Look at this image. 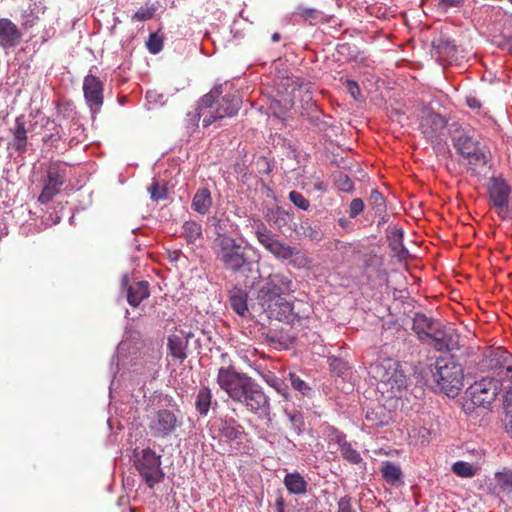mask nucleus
Segmentation results:
<instances>
[{"label":"nucleus","instance_id":"0eeeda50","mask_svg":"<svg viewBox=\"0 0 512 512\" xmlns=\"http://www.w3.org/2000/svg\"><path fill=\"white\" fill-rule=\"evenodd\" d=\"M66 177V163L60 160L51 161L42 179V190L38 196V202L48 204L55 196L60 194L66 182Z\"/></svg>","mask_w":512,"mask_h":512},{"label":"nucleus","instance_id":"2eb2a0df","mask_svg":"<svg viewBox=\"0 0 512 512\" xmlns=\"http://www.w3.org/2000/svg\"><path fill=\"white\" fill-rule=\"evenodd\" d=\"M104 82L93 74H87L83 80V95L90 111L95 114L104 103Z\"/></svg>","mask_w":512,"mask_h":512},{"label":"nucleus","instance_id":"338daca9","mask_svg":"<svg viewBox=\"0 0 512 512\" xmlns=\"http://www.w3.org/2000/svg\"><path fill=\"white\" fill-rule=\"evenodd\" d=\"M294 338L288 337L285 339L284 344L287 346L288 344L292 343Z\"/></svg>","mask_w":512,"mask_h":512},{"label":"nucleus","instance_id":"c85d7f7f","mask_svg":"<svg viewBox=\"0 0 512 512\" xmlns=\"http://www.w3.org/2000/svg\"><path fill=\"white\" fill-rule=\"evenodd\" d=\"M369 210L375 215H382L387 210V201L383 194L377 189L372 188L367 198Z\"/></svg>","mask_w":512,"mask_h":512},{"label":"nucleus","instance_id":"09e8293b","mask_svg":"<svg viewBox=\"0 0 512 512\" xmlns=\"http://www.w3.org/2000/svg\"><path fill=\"white\" fill-rule=\"evenodd\" d=\"M330 360V369L332 372L336 373L338 376L343 375L348 370V365L342 359L337 357H332Z\"/></svg>","mask_w":512,"mask_h":512},{"label":"nucleus","instance_id":"f257e3e1","mask_svg":"<svg viewBox=\"0 0 512 512\" xmlns=\"http://www.w3.org/2000/svg\"><path fill=\"white\" fill-rule=\"evenodd\" d=\"M255 300L270 318L296 325L307 317L306 303L300 300L290 302L286 297L295 292V284L284 273H272L254 286Z\"/></svg>","mask_w":512,"mask_h":512},{"label":"nucleus","instance_id":"b1692460","mask_svg":"<svg viewBox=\"0 0 512 512\" xmlns=\"http://www.w3.org/2000/svg\"><path fill=\"white\" fill-rule=\"evenodd\" d=\"M150 295L149 282L138 281L130 284L127 288V301L131 306L137 307Z\"/></svg>","mask_w":512,"mask_h":512},{"label":"nucleus","instance_id":"412c9836","mask_svg":"<svg viewBox=\"0 0 512 512\" xmlns=\"http://www.w3.org/2000/svg\"><path fill=\"white\" fill-rule=\"evenodd\" d=\"M22 34L18 27L9 19H0V45L14 47L21 40Z\"/></svg>","mask_w":512,"mask_h":512},{"label":"nucleus","instance_id":"0e129e2a","mask_svg":"<svg viewBox=\"0 0 512 512\" xmlns=\"http://www.w3.org/2000/svg\"><path fill=\"white\" fill-rule=\"evenodd\" d=\"M346 86L349 91H352V80H346Z\"/></svg>","mask_w":512,"mask_h":512},{"label":"nucleus","instance_id":"f03ea898","mask_svg":"<svg viewBox=\"0 0 512 512\" xmlns=\"http://www.w3.org/2000/svg\"><path fill=\"white\" fill-rule=\"evenodd\" d=\"M216 381L233 402L242 404L254 414H269L270 402L268 396L264 393L262 387L246 373L236 371L232 365L220 367Z\"/></svg>","mask_w":512,"mask_h":512},{"label":"nucleus","instance_id":"3c124183","mask_svg":"<svg viewBox=\"0 0 512 512\" xmlns=\"http://www.w3.org/2000/svg\"><path fill=\"white\" fill-rule=\"evenodd\" d=\"M354 62L363 63L366 67H370L372 61L369 59L366 50L357 48V51H354Z\"/></svg>","mask_w":512,"mask_h":512},{"label":"nucleus","instance_id":"13d9d810","mask_svg":"<svg viewBox=\"0 0 512 512\" xmlns=\"http://www.w3.org/2000/svg\"><path fill=\"white\" fill-rule=\"evenodd\" d=\"M377 217L379 218L378 224H377L378 227H381L382 225L387 223L388 220H389V216L387 214V210L382 215H375V218H377Z\"/></svg>","mask_w":512,"mask_h":512},{"label":"nucleus","instance_id":"aec40b11","mask_svg":"<svg viewBox=\"0 0 512 512\" xmlns=\"http://www.w3.org/2000/svg\"><path fill=\"white\" fill-rule=\"evenodd\" d=\"M391 419V411L376 403L368 408L365 413V426L369 429L383 427L388 425Z\"/></svg>","mask_w":512,"mask_h":512},{"label":"nucleus","instance_id":"69168bd1","mask_svg":"<svg viewBox=\"0 0 512 512\" xmlns=\"http://www.w3.org/2000/svg\"><path fill=\"white\" fill-rule=\"evenodd\" d=\"M339 224L342 226V227H346L348 225V221L347 220H344V219H340L339 220Z\"/></svg>","mask_w":512,"mask_h":512},{"label":"nucleus","instance_id":"603ef678","mask_svg":"<svg viewBox=\"0 0 512 512\" xmlns=\"http://www.w3.org/2000/svg\"><path fill=\"white\" fill-rule=\"evenodd\" d=\"M465 102L469 108L472 110H480L482 108V103L478 97L475 95L469 94L465 97Z\"/></svg>","mask_w":512,"mask_h":512},{"label":"nucleus","instance_id":"79ce46f5","mask_svg":"<svg viewBox=\"0 0 512 512\" xmlns=\"http://www.w3.org/2000/svg\"><path fill=\"white\" fill-rule=\"evenodd\" d=\"M497 486L502 491L512 492V471L504 470L495 474Z\"/></svg>","mask_w":512,"mask_h":512},{"label":"nucleus","instance_id":"052dcab7","mask_svg":"<svg viewBox=\"0 0 512 512\" xmlns=\"http://www.w3.org/2000/svg\"><path fill=\"white\" fill-rule=\"evenodd\" d=\"M280 40V34L279 33H274L272 35V41L273 42H278Z\"/></svg>","mask_w":512,"mask_h":512},{"label":"nucleus","instance_id":"bb28decb","mask_svg":"<svg viewBox=\"0 0 512 512\" xmlns=\"http://www.w3.org/2000/svg\"><path fill=\"white\" fill-rule=\"evenodd\" d=\"M212 203V196L209 189L200 188L194 194L191 207L197 213L205 215L209 212Z\"/></svg>","mask_w":512,"mask_h":512},{"label":"nucleus","instance_id":"393cba45","mask_svg":"<svg viewBox=\"0 0 512 512\" xmlns=\"http://www.w3.org/2000/svg\"><path fill=\"white\" fill-rule=\"evenodd\" d=\"M247 300L248 294L245 290L234 287L229 291L230 306L240 316H245L249 312Z\"/></svg>","mask_w":512,"mask_h":512},{"label":"nucleus","instance_id":"39448f33","mask_svg":"<svg viewBox=\"0 0 512 512\" xmlns=\"http://www.w3.org/2000/svg\"><path fill=\"white\" fill-rule=\"evenodd\" d=\"M431 373L436 387L448 397H455L463 387V369L453 357L437 358Z\"/></svg>","mask_w":512,"mask_h":512},{"label":"nucleus","instance_id":"a19ab883","mask_svg":"<svg viewBox=\"0 0 512 512\" xmlns=\"http://www.w3.org/2000/svg\"><path fill=\"white\" fill-rule=\"evenodd\" d=\"M452 471L460 477L470 478L475 475L476 468L468 462L457 461L453 464Z\"/></svg>","mask_w":512,"mask_h":512},{"label":"nucleus","instance_id":"423d86ee","mask_svg":"<svg viewBox=\"0 0 512 512\" xmlns=\"http://www.w3.org/2000/svg\"><path fill=\"white\" fill-rule=\"evenodd\" d=\"M452 143L457 153L467 160L469 170L478 173L488 163V150L470 131H457L452 137Z\"/></svg>","mask_w":512,"mask_h":512},{"label":"nucleus","instance_id":"9b49d317","mask_svg":"<svg viewBox=\"0 0 512 512\" xmlns=\"http://www.w3.org/2000/svg\"><path fill=\"white\" fill-rule=\"evenodd\" d=\"M501 381L495 378H482L473 383L467 390L466 395L472 404L478 407L491 405L501 391Z\"/></svg>","mask_w":512,"mask_h":512},{"label":"nucleus","instance_id":"680f3d73","mask_svg":"<svg viewBox=\"0 0 512 512\" xmlns=\"http://www.w3.org/2000/svg\"><path fill=\"white\" fill-rule=\"evenodd\" d=\"M360 460H361L360 455L356 451H354V464L358 463Z\"/></svg>","mask_w":512,"mask_h":512},{"label":"nucleus","instance_id":"a211bd4d","mask_svg":"<svg viewBox=\"0 0 512 512\" xmlns=\"http://www.w3.org/2000/svg\"><path fill=\"white\" fill-rule=\"evenodd\" d=\"M431 55L440 62L450 61L456 54V45L453 40L439 35L432 40Z\"/></svg>","mask_w":512,"mask_h":512},{"label":"nucleus","instance_id":"49530a36","mask_svg":"<svg viewBox=\"0 0 512 512\" xmlns=\"http://www.w3.org/2000/svg\"><path fill=\"white\" fill-rule=\"evenodd\" d=\"M289 380L291 382V386L295 390H297L300 393H302L303 395H305L310 390V387L308 386V384L304 380H302L300 378V376L297 375L296 373L290 372L289 373Z\"/></svg>","mask_w":512,"mask_h":512},{"label":"nucleus","instance_id":"bf43d9fd","mask_svg":"<svg viewBox=\"0 0 512 512\" xmlns=\"http://www.w3.org/2000/svg\"><path fill=\"white\" fill-rule=\"evenodd\" d=\"M38 17L33 16L31 19H28L22 23L23 27L30 28L33 27L36 24Z\"/></svg>","mask_w":512,"mask_h":512},{"label":"nucleus","instance_id":"37998d69","mask_svg":"<svg viewBox=\"0 0 512 512\" xmlns=\"http://www.w3.org/2000/svg\"><path fill=\"white\" fill-rule=\"evenodd\" d=\"M263 379L268 385L273 387L284 398H288L287 386L274 374L268 373L266 375H263Z\"/></svg>","mask_w":512,"mask_h":512},{"label":"nucleus","instance_id":"dca6fc26","mask_svg":"<svg viewBox=\"0 0 512 512\" xmlns=\"http://www.w3.org/2000/svg\"><path fill=\"white\" fill-rule=\"evenodd\" d=\"M386 280V273L381 268L380 258L377 255H367L363 262V271L359 282L374 288L383 285Z\"/></svg>","mask_w":512,"mask_h":512},{"label":"nucleus","instance_id":"f8f14e48","mask_svg":"<svg viewBox=\"0 0 512 512\" xmlns=\"http://www.w3.org/2000/svg\"><path fill=\"white\" fill-rule=\"evenodd\" d=\"M180 425L177 415L169 409H159L148 416V429L152 437L165 439Z\"/></svg>","mask_w":512,"mask_h":512},{"label":"nucleus","instance_id":"7ed1b4c3","mask_svg":"<svg viewBox=\"0 0 512 512\" xmlns=\"http://www.w3.org/2000/svg\"><path fill=\"white\" fill-rule=\"evenodd\" d=\"M215 260L231 273H239L251 264L250 247L228 234H219L212 246Z\"/></svg>","mask_w":512,"mask_h":512},{"label":"nucleus","instance_id":"473e14b6","mask_svg":"<svg viewBox=\"0 0 512 512\" xmlns=\"http://www.w3.org/2000/svg\"><path fill=\"white\" fill-rule=\"evenodd\" d=\"M368 166H359L357 169L354 168V190H357L360 195L367 194V187L370 185V178L366 171Z\"/></svg>","mask_w":512,"mask_h":512},{"label":"nucleus","instance_id":"ddd939ff","mask_svg":"<svg viewBox=\"0 0 512 512\" xmlns=\"http://www.w3.org/2000/svg\"><path fill=\"white\" fill-rule=\"evenodd\" d=\"M255 234L259 243L276 259L281 261L289 259L293 247L279 240L263 223L257 226Z\"/></svg>","mask_w":512,"mask_h":512},{"label":"nucleus","instance_id":"8fccbe9b","mask_svg":"<svg viewBox=\"0 0 512 512\" xmlns=\"http://www.w3.org/2000/svg\"><path fill=\"white\" fill-rule=\"evenodd\" d=\"M150 196L153 200L159 201L167 197L166 189L160 187L157 181H154L149 188Z\"/></svg>","mask_w":512,"mask_h":512},{"label":"nucleus","instance_id":"2f4dec72","mask_svg":"<svg viewBox=\"0 0 512 512\" xmlns=\"http://www.w3.org/2000/svg\"><path fill=\"white\" fill-rule=\"evenodd\" d=\"M403 230L401 228L394 229L389 235V246L399 257L404 258L408 255V250L403 244Z\"/></svg>","mask_w":512,"mask_h":512},{"label":"nucleus","instance_id":"f704fd0d","mask_svg":"<svg viewBox=\"0 0 512 512\" xmlns=\"http://www.w3.org/2000/svg\"><path fill=\"white\" fill-rule=\"evenodd\" d=\"M183 236L189 244H195L202 239V226L196 221H186L183 224Z\"/></svg>","mask_w":512,"mask_h":512},{"label":"nucleus","instance_id":"6ab92c4d","mask_svg":"<svg viewBox=\"0 0 512 512\" xmlns=\"http://www.w3.org/2000/svg\"><path fill=\"white\" fill-rule=\"evenodd\" d=\"M412 330L416 333L418 339L422 342L428 341L431 334L435 332L439 325V321L426 316L424 313L417 312L414 314Z\"/></svg>","mask_w":512,"mask_h":512},{"label":"nucleus","instance_id":"cd10ccee","mask_svg":"<svg viewBox=\"0 0 512 512\" xmlns=\"http://www.w3.org/2000/svg\"><path fill=\"white\" fill-rule=\"evenodd\" d=\"M213 404V394L209 387L199 389L195 399V409L201 416H206Z\"/></svg>","mask_w":512,"mask_h":512},{"label":"nucleus","instance_id":"58836bf2","mask_svg":"<svg viewBox=\"0 0 512 512\" xmlns=\"http://www.w3.org/2000/svg\"><path fill=\"white\" fill-rule=\"evenodd\" d=\"M333 179L335 185L339 190L343 192H351L352 191V180L349 177V174L342 170H337L333 173Z\"/></svg>","mask_w":512,"mask_h":512},{"label":"nucleus","instance_id":"1a4fd4ad","mask_svg":"<svg viewBox=\"0 0 512 512\" xmlns=\"http://www.w3.org/2000/svg\"><path fill=\"white\" fill-rule=\"evenodd\" d=\"M136 470L141 475L143 481L150 487L161 482L164 473L161 469V457L151 448L143 449L141 454L135 460Z\"/></svg>","mask_w":512,"mask_h":512},{"label":"nucleus","instance_id":"6e6552de","mask_svg":"<svg viewBox=\"0 0 512 512\" xmlns=\"http://www.w3.org/2000/svg\"><path fill=\"white\" fill-rule=\"evenodd\" d=\"M488 196L492 207L502 220L512 219L511 187L502 177L489 180Z\"/></svg>","mask_w":512,"mask_h":512},{"label":"nucleus","instance_id":"7c9ffc66","mask_svg":"<svg viewBox=\"0 0 512 512\" xmlns=\"http://www.w3.org/2000/svg\"><path fill=\"white\" fill-rule=\"evenodd\" d=\"M168 350L169 355L172 356L173 359L178 360L182 363L186 357V343L183 339L177 335H172L168 338Z\"/></svg>","mask_w":512,"mask_h":512},{"label":"nucleus","instance_id":"c756f323","mask_svg":"<svg viewBox=\"0 0 512 512\" xmlns=\"http://www.w3.org/2000/svg\"><path fill=\"white\" fill-rule=\"evenodd\" d=\"M242 429V426L233 418H226L220 421L219 432L223 437L229 440L238 439L242 433Z\"/></svg>","mask_w":512,"mask_h":512},{"label":"nucleus","instance_id":"a878e982","mask_svg":"<svg viewBox=\"0 0 512 512\" xmlns=\"http://www.w3.org/2000/svg\"><path fill=\"white\" fill-rule=\"evenodd\" d=\"M365 207V202L361 197L354 198V218H356L354 224H356L358 228L369 227L375 220V214L371 211L365 212Z\"/></svg>","mask_w":512,"mask_h":512},{"label":"nucleus","instance_id":"e2e57ef3","mask_svg":"<svg viewBox=\"0 0 512 512\" xmlns=\"http://www.w3.org/2000/svg\"><path fill=\"white\" fill-rule=\"evenodd\" d=\"M506 44L509 45L510 49L512 48V34L506 38Z\"/></svg>","mask_w":512,"mask_h":512},{"label":"nucleus","instance_id":"c03bdc74","mask_svg":"<svg viewBox=\"0 0 512 512\" xmlns=\"http://www.w3.org/2000/svg\"><path fill=\"white\" fill-rule=\"evenodd\" d=\"M354 100L364 101L369 91L374 87V82L368 79V85L363 82V87H360L358 82L354 81Z\"/></svg>","mask_w":512,"mask_h":512},{"label":"nucleus","instance_id":"4d7b16f0","mask_svg":"<svg viewBox=\"0 0 512 512\" xmlns=\"http://www.w3.org/2000/svg\"><path fill=\"white\" fill-rule=\"evenodd\" d=\"M341 450L344 458L348 461H352V448L350 445H343Z\"/></svg>","mask_w":512,"mask_h":512},{"label":"nucleus","instance_id":"774afa93","mask_svg":"<svg viewBox=\"0 0 512 512\" xmlns=\"http://www.w3.org/2000/svg\"><path fill=\"white\" fill-rule=\"evenodd\" d=\"M277 504H278V506H279V511H278V512H283L282 501H281V500H278V501H277Z\"/></svg>","mask_w":512,"mask_h":512},{"label":"nucleus","instance_id":"c9c22d12","mask_svg":"<svg viewBox=\"0 0 512 512\" xmlns=\"http://www.w3.org/2000/svg\"><path fill=\"white\" fill-rule=\"evenodd\" d=\"M381 471L383 474V478L388 483L396 484L397 482H400L402 479V472L400 467L394 464L393 462H384Z\"/></svg>","mask_w":512,"mask_h":512},{"label":"nucleus","instance_id":"a18cd8bd","mask_svg":"<svg viewBox=\"0 0 512 512\" xmlns=\"http://www.w3.org/2000/svg\"><path fill=\"white\" fill-rule=\"evenodd\" d=\"M147 48L152 54L159 53L163 49V38L157 33H152L148 38Z\"/></svg>","mask_w":512,"mask_h":512},{"label":"nucleus","instance_id":"4be33fe9","mask_svg":"<svg viewBox=\"0 0 512 512\" xmlns=\"http://www.w3.org/2000/svg\"><path fill=\"white\" fill-rule=\"evenodd\" d=\"M10 132L13 136L10 143L11 147L18 153H24L28 146V136L24 116L16 118L14 126L10 129Z\"/></svg>","mask_w":512,"mask_h":512},{"label":"nucleus","instance_id":"5fc2aeb1","mask_svg":"<svg viewBox=\"0 0 512 512\" xmlns=\"http://www.w3.org/2000/svg\"><path fill=\"white\" fill-rule=\"evenodd\" d=\"M464 0H439L440 5L445 8H455L460 7L463 4Z\"/></svg>","mask_w":512,"mask_h":512},{"label":"nucleus","instance_id":"e433bc0d","mask_svg":"<svg viewBox=\"0 0 512 512\" xmlns=\"http://www.w3.org/2000/svg\"><path fill=\"white\" fill-rule=\"evenodd\" d=\"M289 264L296 269H308L311 266V259L305 252L293 247L291 256L289 257Z\"/></svg>","mask_w":512,"mask_h":512},{"label":"nucleus","instance_id":"20e7f679","mask_svg":"<svg viewBox=\"0 0 512 512\" xmlns=\"http://www.w3.org/2000/svg\"><path fill=\"white\" fill-rule=\"evenodd\" d=\"M220 94V88L216 87L205 94L198 103L197 115L202 118L204 127L225 117H232L240 109L238 96L227 94L219 98Z\"/></svg>","mask_w":512,"mask_h":512},{"label":"nucleus","instance_id":"72a5a7b5","mask_svg":"<svg viewBox=\"0 0 512 512\" xmlns=\"http://www.w3.org/2000/svg\"><path fill=\"white\" fill-rule=\"evenodd\" d=\"M286 488L294 494H301L306 491V481L298 473H289L284 478Z\"/></svg>","mask_w":512,"mask_h":512},{"label":"nucleus","instance_id":"4468645a","mask_svg":"<svg viewBox=\"0 0 512 512\" xmlns=\"http://www.w3.org/2000/svg\"><path fill=\"white\" fill-rule=\"evenodd\" d=\"M428 341L430 346L439 352H451L460 348V335L451 325L442 323H439Z\"/></svg>","mask_w":512,"mask_h":512},{"label":"nucleus","instance_id":"ea45409f","mask_svg":"<svg viewBox=\"0 0 512 512\" xmlns=\"http://www.w3.org/2000/svg\"><path fill=\"white\" fill-rule=\"evenodd\" d=\"M157 7L154 4H145L140 7L131 17L132 21L143 22L154 17Z\"/></svg>","mask_w":512,"mask_h":512},{"label":"nucleus","instance_id":"de8ad7c7","mask_svg":"<svg viewBox=\"0 0 512 512\" xmlns=\"http://www.w3.org/2000/svg\"><path fill=\"white\" fill-rule=\"evenodd\" d=\"M289 200L298 208L307 210L309 208V201L299 192L291 191L289 193Z\"/></svg>","mask_w":512,"mask_h":512},{"label":"nucleus","instance_id":"5701e85b","mask_svg":"<svg viewBox=\"0 0 512 512\" xmlns=\"http://www.w3.org/2000/svg\"><path fill=\"white\" fill-rule=\"evenodd\" d=\"M485 361L490 369H505L506 372H512V354L503 348L490 351Z\"/></svg>","mask_w":512,"mask_h":512},{"label":"nucleus","instance_id":"4c0bfd02","mask_svg":"<svg viewBox=\"0 0 512 512\" xmlns=\"http://www.w3.org/2000/svg\"><path fill=\"white\" fill-rule=\"evenodd\" d=\"M504 425L506 432L512 438V388L504 396Z\"/></svg>","mask_w":512,"mask_h":512},{"label":"nucleus","instance_id":"f3484780","mask_svg":"<svg viewBox=\"0 0 512 512\" xmlns=\"http://www.w3.org/2000/svg\"><path fill=\"white\" fill-rule=\"evenodd\" d=\"M283 86H286L285 92L278 90L280 99L271 104L273 114L279 118H282L293 107L297 94H300L302 90V85H298L290 78L285 79Z\"/></svg>","mask_w":512,"mask_h":512},{"label":"nucleus","instance_id":"864d4df0","mask_svg":"<svg viewBox=\"0 0 512 512\" xmlns=\"http://www.w3.org/2000/svg\"><path fill=\"white\" fill-rule=\"evenodd\" d=\"M338 512H352V504L349 496H344L339 500Z\"/></svg>","mask_w":512,"mask_h":512},{"label":"nucleus","instance_id":"9d476101","mask_svg":"<svg viewBox=\"0 0 512 512\" xmlns=\"http://www.w3.org/2000/svg\"><path fill=\"white\" fill-rule=\"evenodd\" d=\"M379 374V388L384 392H390L391 397H397L408 384L405 373L399 369L396 362H387L386 365L377 367Z\"/></svg>","mask_w":512,"mask_h":512},{"label":"nucleus","instance_id":"6e6d98bb","mask_svg":"<svg viewBox=\"0 0 512 512\" xmlns=\"http://www.w3.org/2000/svg\"><path fill=\"white\" fill-rule=\"evenodd\" d=\"M60 140V136L58 134H50L43 138L45 144H50L53 147H57V143Z\"/></svg>","mask_w":512,"mask_h":512}]
</instances>
